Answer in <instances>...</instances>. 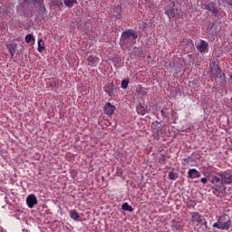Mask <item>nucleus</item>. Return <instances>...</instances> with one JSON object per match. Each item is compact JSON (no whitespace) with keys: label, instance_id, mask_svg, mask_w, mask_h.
Here are the masks:
<instances>
[{"label":"nucleus","instance_id":"obj_1","mask_svg":"<svg viewBox=\"0 0 232 232\" xmlns=\"http://www.w3.org/2000/svg\"><path fill=\"white\" fill-rule=\"evenodd\" d=\"M211 184H214L212 187V193L216 197H220L224 193V186H228L232 184V173L224 170L217 172L215 176L212 177Z\"/></svg>","mask_w":232,"mask_h":232},{"label":"nucleus","instance_id":"obj_2","mask_svg":"<svg viewBox=\"0 0 232 232\" xmlns=\"http://www.w3.org/2000/svg\"><path fill=\"white\" fill-rule=\"evenodd\" d=\"M231 218L227 214H223L218 219V222L213 224V227L217 229H221V231H227L231 227Z\"/></svg>","mask_w":232,"mask_h":232},{"label":"nucleus","instance_id":"obj_3","mask_svg":"<svg viewBox=\"0 0 232 232\" xmlns=\"http://www.w3.org/2000/svg\"><path fill=\"white\" fill-rule=\"evenodd\" d=\"M151 130L153 131V137L156 140H159L160 135L166 133V126L159 121H155L151 124Z\"/></svg>","mask_w":232,"mask_h":232},{"label":"nucleus","instance_id":"obj_4","mask_svg":"<svg viewBox=\"0 0 232 232\" xmlns=\"http://www.w3.org/2000/svg\"><path fill=\"white\" fill-rule=\"evenodd\" d=\"M139 35L133 30H128L121 34V41L123 43L128 42V39H133V41L137 40Z\"/></svg>","mask_w":232,"mask_h":232},{"label":"nucleus","instance_id":"obj_5","mask_svg":"<svg viewBox=\"0 0 232 232\" xmlns=\"http://www.w3.org/2000/svg\"><path fill=\"white\" fill-rule=\"evenodd\" d=\"M197 50L200 53H208V48H209V44L204 40H200L199 43L196 45Z\"/></svg>","mask_w":232,"mask_h":232},{"label":"nucleus","instance_id":"obj_6","mask_svg":"<svg viewBox=\"0 0 232 232\" xmlns=\"http://www.w3.org/2000/svg\"><path fill=\"white\" fill-rule=\"evenodd\" d=\"M115 110H117V107H115L114 105H111L110 102L106 103L103 108L104 113L109 117H111V115L115 113Z\"/></svg>","mask_w":232,"mask_h":232},{"label":"nucleus","instance_id":"obj_7","mask_svg":"<svg viewBox=\"0 0 232 232\" xmlns=\"http://www.w3.org/2000/svg\"><path fill=\"white\" fill-rule=\"evenodd\" d=\"M191 222L193 224H197V226H198V224H202V216L198 213V212H191Z\"/></svg>","mask_w":232,"mask_h":232},{"label":"nucleus","instance_id":"obj_8","mask_svg":"<svg viewBox=\"0 0 232 232\" xmlns=\"http://www.w3.org/2000/svg\"><path fill=\"white\" fill-rule=\"evenodd\" d=\"M26 204L28 206V208H34V206H35V204H37V198L35 197V195L31 194L27 197L26 198Z\"/></svg>","mask_w":232,"mask_h":232},{"label":"nucleus","instance_id":"obj_9","mask_svg":"<svg viewBox=\"0 0 232 232\" xmlns=\"http://www.w3.org/2000/svg\"><path fill=\"white\" fill-rule=\"evenodd\" d=\"M6 48L9 50L11 57L15 55V50H17V44L14 41H11L7 45Z\"/></svg>","mask_w":232,"mask_h":232},{"label":"nucleus","instance_id":"obj_10","mask_svg":"<svg viewBox=\"0 0 232 232\" xmlns=\"http://www.w3.org/2000/svg\"><path fill=\"white\" fill-rule=\"evenodd\" d=\"M188 179H200V172L197 169H189L188 171Z\"/></svg>","mask_w":232,"mask_h":232},{"label":"nucleus","instance_id":"obj_11","mask_svg":"<svg viewBox=\"0 0 232 232\" xmlns=\"http://www.w3.org/2000/svg\"><path fill=\"white\" fill-rule=\"evenodd\" d=\"M115 90H117V87L115 86V84H113V82L109 83L105 87V92H107V93H109L110 97H112V95L115 93Z\"/></svg>","mask_w":232,"mask_h":232},{"label":"nucleus","instance_id":"obj_12","mask_svg":"<svg viewBox=\"0 0 232 232\" xmlns=\"http://www.w3.org/2000/svg\"><path fill=\"white\" fill-rule=\"evenodd\" d=\"M206 8L209 12H212L214 15H217L218 14V9H217V6L213 3L207 5Z\"/></svg>","mask_w":232,"mask_h":232},{"label":"nucleus","instance_id":"obj_13","mask_svg":"<svg viewBox=\"0 0 232 232\" xmlns=\"http://www.w3.org/2000/svg\"><path fill=\"white\" fill-rule=\"evenodd\" d=\"M87 61L89 63V66H93L94 64H97V62L99 61V57L93 56V55H90L87 58Z\"/></svg>","mask_w":232,"mask_h":232},{"label":"nucleus","instance_id":"obj_14","mask_svg":"<svg viewBox=\"0 0 232 232\" xmlns=\"http://www.w3.org/2000/svg\"><path fill=\"white\" fill-rule=\"evenodd\" d=\"M49 86H51L52 88H59V79L57 78L49 79Z\"/></svg>","mask_w":232,"mask_h":232},{"label":"nucleus","instance_id":"obj_15","mask_svg":"<svg viewBox=\"0 0 232 232\" xmlns=\"http://www.w3.org/2000/svg\"><path fill=\"white\" fill-rule=\"evenodd\" d=\"M136 92L142 95L143 97L148 95V91H146V88L142 87L141 85H138L136 88Z\"/></svg>","mask_w":232,"mask_h":232},{"label":"nucleus","instance_id":"obj_16","mask_svg":"<svg viewBox=\"0 0 232 232\" xmlns=\"http://www.w3.org/2000/svg\"><path fill=\"white\" fill-rule=\"evenodd\" d=\"M63 3L67 8H72L73 5H78L77 0H63Z\"/></svg>","mask_w":232,"mask_h":232},{"label":"nucleus","instance_id":"obj_17","mask_svg":"<svg viewBox=\"0 0 232 232\" xmlns=\"http://www.w3.org/2000/svg\"><path fill=\"white\" fill-rule=\"evenodd\" d=\"M70 216H71V218H72V220H79V218H81L79 212H77L76 210H71Z\"/></svg>","mask_w":232,"mask_h":232},{"label":"nucleus","instance_id":"obj_18","mask_svg":"<svg viewBox=\"0 0 232 232\" xmlns=\"http://www.w3.org/2000/svg\"><path fill=\"white\" fill-rule=\"evenodd\" d=\"M38 52H40V53H43V52H44V42L43 41V39L38 40Z\"/></svg>","mask_w":232,"mask_h":232},{"label":"nucleus","instance_id":"obj_19","mask_svg":"<svg viewBox=\"0 0 232 232\" xmlns=\"http://www.w3.org/2000/svg\"><path fill=\"white\" fill-rule=\"evenodd\" d=\"M52 6H57L58 8H61L63 6V0H51Z\"/></svg>","mask_w":232,"mask_h":232},{"label":"nucleus","instance_id":"obj_20","mask_svg":"<svg viewBox=\"0 0 232 232\" xmlns=\"http://www.w3.org/2000/svg\"><path fill=\"white\" fill-rule=\"evenodd\" d=\"M25 43L27 44L35 43V38H34V34H27L25 36Z\"/></svg>","mask_w":232,"mask_h":232},{"label":"nucleus","instance_id":"obj_21","mask_svg":"<svg viewBox=\"0 0 232 232\" xmlns=\"http://www.w3.org/2000/svg\"><path fill=\"white\" fill-rule=\"evenodd\" d=\"M121 209H123V211H133V208L131 206H130L128 203H124L121 206Z\"/></svg>","mask_w":232,"mask_h":232},{"label":"nucleus","instance_id":"obj_22","mask_svg":"<svg viewBox=\"0 0 232 232\" xmlns=\"http://www.w3.org/2000/svg\"><path fill=\"white\" fill-rule=\"evenodd\" d=\"M137 111L140 113V115H146V110L144 109V106L139 105L137 107Z\"/></svg>","mask_w":232,"mask_h":232},{"label":"nucleus","instance_id":"obj_23","mask_svg":"<svg viewBox=\"0 0 232 232\" xmlns=\"http://www.w3.org/2000/svg\"><path fill=\"white\" fill-rule=\"evenodd\" d=\"M222 73V71L218 67L215 69V72H212V77L215 79L216 77H218Z\"/></svg>","mask_w":232,"mask_h":232},{"label":"nucleus","instance_id":"obj_24","mask_svg":"<svg viewBox=\"0 0 232 232\" xmlns=\"http://www.w3.org/2000/svg\"><path fill=\"white\" fill-rule=\"evenodd\" d=\"M186 44L185 50H189V48H193V44L189 43V41L186 40L182 42V44Z\"/></svg>","mask_w":232,"mask_h":232},{"label":"nucleus","instance_id":"obj_25","mask_svg":"<svg viewBox=\"0 0 232 232\" xmlns=\"http://www.w3.org/2000/svg\"><path fill=\"white\" fill-rule=\"evenodd\" d=\"M129 81L128 80H122L121 81V88L123 89V90H126V88H128V84H129Z\"/></svg>","mask_w":232,"mask_h":232},{"label":"nucleus","instance_id":"obj_26","mask_svg":"<svg viewBox=\"0 0 232 232\" xmlns=\"http://www.w3.org/2000/svg\"><path fill=\"white\" fill-rule=\"evenodd\" d=\"M169 179L170 180H175V179H177V175L174 174L173 171H171V172L169 173Z\"/></svg>","mask_w":232,"mask_h":232},{"label":"nucleus","instance_id":"obj_27","mask_svg":"<svg viewBox=\"0 0 232 232\" xmlns=\"http://www.w3.org/2000/svg\"><path fill=\"white\" fill-rule=\"evenodd\" d=\"M200 182H202V184H208V179L207 178H201Z\"/></svg>","mask_w":232,"mask_h":232},{"label":"nucleus","instance_id":"obj_28","mask_svg":"<svg viewBox=\"0 0 232 232\" xmlns=\"http://www.w3.org/2000/svg\"><path fill=\"white\" fill-rule=\"evenodd\" d=\"M34 3H38V5H41L43 3V0H33Z\"/></svg>","mask_w":232,"mask_h":232},{"label":"nucleus","instance_id":"obj_29","mask_svg":"<svg viewBox=\"0 0 232 232\" xmlns=\"http://www.w3.org/2000/svg\"><path fill=\"white\" fill-rule=\"evenodd\" d=\"M176 229H182V225H178L177 227H176Z\"/></svg>","mask_w":232,"mask_h":232},{"label":"nucleus","instance_id":"obj_30","mask_svg":"<svg viewBox=\"0 0 232 232\" xmlns=\"http://www.w3.org/2000/svg\"><path fill=\"white\" fill-rule=\"evenodd\" d=\"M161 115H164V111H161Z\"/></svg>","mask_w":232,"mask_h":232}]
</instances>
